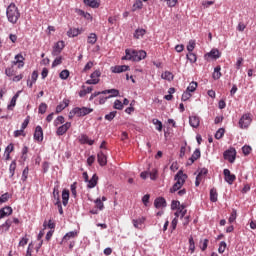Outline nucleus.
Wrapping results in <instances>:
<instances>
[{"instance_id":"1","label":"nucleus","mask_w":256,"mask_h":256,"mask_svg":"<svg viewBox=\"0 0 256 256\" xmlns=\"http://www.w3.org/2000/svg\"><path fill=\"white\" fill-rule=\"evenodd\" d=\"M147 57V52L144 50H135L127 48L125 50V56L122 57V61H143Z\"/></svg>"},{"instance_id":"2","label":"nucleus","mask_w":256,"mask_h":256,"mask_svg":"<svg viewBox=\"0 0 256 256\" xmlns=\"http://www.w3.org/2000/svg\"><path fill=\"white\" fill-rule=\"evenodd\" d=\"M6 17L9 23H12V25H15L19 18L21 17V12H19V8L15 3H11L7 9H6Z\"/></svg>"},{"instance_id":"3","label":"nucleus","mask_w":256,"mask_h":256,"mask_svg":"<svg viewBox=\"0 0 256 256\" xmlns=\"http://www.w3.org/2000/svg\"><path fill=\"white\" fill-rule=\"evenodd\" d=\"M110 94L108 96L109 99L113 98V97H119V90L117 89H108V90H104L101 92H94L93 94H91L89 101H93L95 99V97H99V95H107Z\"/></svg>"},{"instance_id":"4","label":"nucleus","mask_w":256,"mask_h":256,"mask_svg":"<svg viewBox=\"0 0 256 256\" xmlns=\"http://www.w3.org/2000/svg\"><path fill=\"white\" fill-rule=\"evenodd\" d=\"M252 122L253 118H251V113H246L240 118L238 125L240 129H248Z\"/></svg>"},{"instance_id":"5","label":"nucleus","mask_w":256,"mask_h":256,"mask_svg":"<svg viewBox=\"0 0 256 256\" xmlns=\"http://www.w3.org/2000/svg\"><path fill=\"white\" fill-rule=\"evenodd\" d=\"M89 113H93V108L88 107H76L72 109L71 115H77V117H85V115H89Z\"/></svg>"},{"instance_id":"6","label":"nucleus","mask_w":256,"mask_h":256,"mask_svg":"<svg viewBox=\"0 0 256 256\" xmlns=\"http://www.w3.org/2000/svg\"><path fill=\"white\" fill-rule=\"evenodd\" d=\"M223 157L226 161H229V163H235L237 150H235V148H230L224 152Z\"/></svg>"},{"instance_id":"7","label":"nucleus","mask_w":256,"mask_h":256,"mask_svg":"<svg viewBox=\"0 0 256 256\" xmlns=\"http://www.w3.org/2000/svg\"><path fill=\"white\" fill-rule=\"evenodd\" d=\"M99 77H101V71L99 70H95L91 75H90V79L86 81V85H97L99 83V81H101L99 79Z\"/></svg>"},{"instance_id":"8","label":"nucleus","mask_w":256,"mask_h":256,"mask_svg":"<svg viewBox=\"0 0 256 256\" xmlns=\"http://www.w3.org/2000/svg\"><path fill=\"white\" fill-rule=\"evenodd\" d=\"M223 173H224L225 182L228 183L229 185H233V183L235 182V179H237L235 174H231V170L229 169H224Z\"/></svg>"},{"instance_id":"9","label":"nucleus","mask_w":256,"mask_h":256,"mask_svg":"<svg viewBox=\"0 0 256 256\" xmlns=\"http://www.w3.org/2000/svg\"><path fill=\"white\" fill-rule=\"evenodd\" d=\"M175 181L180 187H183V185H185V181H187V174H184L181 170L178 171L175 175Z\"/></svg>"},{"instance_id":"10","label":"nucleus","mask_w":256,"mask_h":256,"mask_svg":"<svg viewBox=\"0 0 256 256\" xmlns=\"http://www.w3.org/2000/svg\"><path fill=\"white\" fill-rule=\"evenodd\" d=\"M63 49H65V42L64 41L57 42L53 47L52 55L54 57H57V55H59L63 51Z\"/></svg>"},{"instance_id":"11","label":"nucleus","mask_w":256,"mask_h":256,"mask_svg":"<svg viewBox=\"0 0 256 256\" xmlns=\"http://www.w3.org/2000/svg\"><path fill=\"white\" fill-rule=\"evenodd\" d=\"M69 129H71V122H66L62 126L58 127V129L56 131V135H58V137H61V136L65 135V133H67V131H69Z\"/></svg>"},{"instance_id":"12","label":"nucleus","mask_w":256,"mask_h":256,"mask_svg":"<svg viewBox=\"0 0 256 256\" xmlns=\"http://www.w3.org/2000/svg\"><path fill=\"white\" fill-rule=\"evenodd\" d=\"M15 60L12 61V65H18V69L25 67V57L22 54H17L14 58Z\"/></svg>"},{"instance_id":"13","label":"nucleus","mask_w":256,"mask_h":256,"mask_svg":"<svg viewBox=\"0 0 256 256\" xmlns=\"http://www.w3.org/2000/svg\"><path fill=\"white\" fill-rule=\"evenodd\" d=\"M77 231H70L64 235L62 238V241L60 242V245H65L68 241H71V239H75L77 237Z\"/></svg>"},{"instance_id":"14","label":"nucleus","mask_w":256,"mask_h":256,"mask_svg":"<svg viewBox=\"0 0 256 256\" xmlns=\"http://www.w3.org/2000/svg\"><path fill=\"white\" fill-rule=\"evenodd\" d=\"M200 157H201V150L198 148L193 152L192 156L189 158L187 165H193V163H195L197 159H200Z\"/></svg>"},{"instance_id":"15","label":"nucleus","mask_w":256,"mask_h":256,"mask_svg":"<svg viewBox=\"0 0 256 256\" xmlns=\"http://www.w3.org/2000/svg\"><path fill=\"white\" fill-rule=\"evenodd\" d=\"M34 139L41 143L43 141V128L41 126H37L34 132Z\"/></svg>"},{"instance_id":"16","label":"nucleus","mask_w":256,"mask_h":256,"mask_svg":"<svg viewBox=\"0 0 256 256\" xmlns=\"http://www.w3.org/2000/svg\"><path fill=\"white\" fill-rule=\"evenodd\" d=\"M154 207L161 209V207H167V201L163 197L156 198L154 201Z\"/></svg>"},{"instance_id":"17","label":"nucleus","mask_w":256,"mask_h":256,"mask_svg":"<svg viewBox=\"0 0 256 256\" xmlns=\"http://www.w3.org/2000/svg\"><path fill=\"white\" fill-rule=\"evenodd\" d=\"M13 213V208L6 206L2 209H0V219H3L4 217H9Z\"/></svg>"},{"instance_id":"18","label":"nucleus","mask_w":256,"mask_h":256,"mask_svg":"<svg viewBox=\"0 0 256 256\" xmlns=\"http://www.w3.org/2000/svg\"><path fill=\"white\" fill-rule=\"evenodd\" d=\"M112 73H125V71H129V66L127 65H118L111 68Z\"/></svg>"},{"instance_id":"19","label":"nucleus","mask_w":256,"mask_h":256,"mask_svg":"<svg viewBox=\"0 0 256 256\" xmlns=\"http://www.w3.org/2000/svg\"><path fill=\"white\" fill-rule=\"evenodd\" d=\"M79 142L81 145H93L95 143V140L89 139V136L82 134L79 138Z\"/></svg>"},{"instance_id":"20","label":"nucleus","mask_w":256,"mask_h":256,"mask_svg":"<svg viewBox=\"0 0 256 256\" xmlns=\"http://www.w3.org/2000/svg\"><path fill=\"white\" fill-rule=\"evenodd\" d=\"M98 163L101 167L107 165V156L103 152H99L97 155Z\"/></svg>"},{"instance_id":"21","label":"nucleus","mask_w":256,"mask_h":256,"mask_svg":"<svg viewBox=\"0 0 256 256\" xmlns=\"http://www.w3.org/2000/svg\"><path fill=\"white\" fill-rule=\"evenodd\" d=\"M147 33L146 29L143 28H138L134 32V39H143L145 37V34Z\"/></svg>"},{"instance_id":"22","label":"nucleus","mask_w":256,"mask_h":256,"mask_svg":"<svg viewBox=\"0 0 256 256\" xmlns=\"http://www.w3.org/2000/svg\"><path fill=\"white\" fill-rule=\"evenodd\" d=\"M145 221H146L145 217H140L137 219H133L132 223H133L135 229H141V227L145 223Z\"/></svg>"},{"instance_id":"23","label":"nucleus","mask_w":256,"mask_h":256,"mask_svg":"<svg viewBox=\"0 0 256 256\" xmlns=\"http://www.w3.org/2000/svg\"><path fill=\"white\" fill-rule=\"evenodd\" d=\"M189 123H190L191 127H193L194 129H197V127H199L201 121L199 120V117H197V116H190Z\"/></svg>"},{"instance_id":"24","label":"nucleus","mask_w":256,"mask_h":256,"mask_svg":"<svg viewBox=\"0 0 256 256\" xmlns=\"http://www.w3.org/2000/svg\"><path fill=\"white\" fill-rule=\"evenodd\" d=\"M205 57H210L211 59H219V57H221V52H219L217 49H212L205 55Z\"/></svg>"},{"instance_id":"25","label":"nucleus","mask_w":256,"mask_h":256,"mask_svg":"<svg viewBox=\"0 0 256 256\" xmlns=\"http://www.w3.org/2000/svg\"><path fill=\"white\" fill-rule=\"evenodd\" d=\"M69 203V190L64 189L62 191V204L64 205V207H67Z\"/></svg>"},{"instance_id":"26","label":"nucleus","mask_w":256,"mask_h":256,"mask_svg":"<svg viewBox=\"0 0 256 256\" xmlns=\"http://www.w3.org/2000/svg\"><path fill=\"white\" fill-rule=\"evenodd\" d=\"M97 181H99V177H97L95 174L92 176V178L88 181V189H93L97 186Z\"/></svg>"},{"instance_id":"27","label":"nucleus","mask_w":256,"mask_h":256,"mask_svg":"<svg viewBox=\"0 0 256 256\" xmlns=\"http://www.w3.org/2000/svg\"><path fill=\"white\" fill-rule=\"evenodd\" d=\"M68 37H77L78 35H81V30L79 28H70L67 31Z\"/></svg>"},{"instance_id":"28","label":"nucleus","mask_w":256,"mask_h":256,"mask_svg":"<svg viewBox=\"0 0 256 256\" xmlns=\"http://www.w3.org/2000/svg\"><path fill=\"white\" fill-rule=\"evenodd\" d=\"M218 197H219V194L217 193V189L212 188L210 190V201L212 203H217Z\"/></svg>"},{"instance_id":"29","label":"nucleus","mask_w":256,"mask_h":256,"mask_svg":"<svg viewBox=\"0 0 256 256\" xmlns=\"http://www.w3.org/2000/svg\"><path fill=\"white\" fill-rule=\"evenodd\" d=\"M53 199H54V204L61 203V199L59 196V186H55L53 189Z\"/></svg>"},{"instance_id":"30","label":"nucleus","mask_w":256,"mask_h":256,"mask_svg":"<svg viewBox=\"0 0 256 256\" xmlns=\"http://www.w3.org/2000/svg\"><path fill=\"white\" fill-rule=\"evenodd\" d=\"M85 5L92 7V9H97L99 7V2L97 0H84Z\"/></svg>"},{"instance_id":"31","label":"nucleus","mask_w":256,"mask_h":256,"mask_svg":"<svg viewBox=\"0 0 256 256\" xmlns=\"http://www.w3.org/2000/svg\"><path fill=\"white\" fill-rule=\"evenodd\" d=\"M89 45H95L97 43V34L91 33L87 38Z\"/></svg>"},{"instance_id":"32","label":"nucleus","mask_w":256,"mask_h":256,"mask_svg":"<svg viewBox=\"0 0 256 256\" xmlns=\"http://www.w3.org/2000/svg\"><path fill=\"white\" fill-rule=\"evenodd\" d=\"M161 78L165 79L166 81H173L174 76L173 73H171L170 71H165L164 73H162Z\"/></svg>"},{"instance_id":"33","label":"nucleus","mask_w":256,"mask_h":256,"mask_svg":"<svg viewBox=\"0 0 256 256\" xmlns=\"http://www.w3.org/2000/svg\"><path fill=\"white\" fill-rule=\"evenodd\" d=\"M153 125H156V130L157 131H163V122L161 120L154 118L152 120Z\"/></svg>"},{"instance_id":"34","label":"nucleus","mask_w":256,"mask_h":256,"mask_svg":"<svg viewBox=\"0 0 256 256\" xmlns=\"http://www.w3.org/2000/svg\"><path fill=\"white\" fill-rule=\"evenodd\" d=\"M15 169H17V162L16 161H12L10 166H9V173H10V177H14L15 175Z\"/></svg>"},{"instance_id":"35","label":"nucleus","mask_w":256,"mask_h":256,"mask_svg":"<svg viewBox=\"0 0 256 256\" xmlns=\"http://www.w3.org/2000/svg\"><path fill=\"white\" fill-rule=\"evenodd\" d=\"M213 79H221V66H217L213 72Z\"/></svg>"},{"instance_id":"36","label":"nucleus","mask_w":256,"mask_h":256,"mask_svg":"<svg viewBox=\"0 0 256 256\" xmlns=\"http://www.w3.org/2000/svg\"><path fill=\"white\" fill-rule=\"evenodd\" d=\"M97 209H99V211H103L105 209V205L103 204V201L101 200V198H97L95 201H94Z\"/></svg>"},{"instance_id":"37","label":"nucleus","mask_w":256,"mask_h":256,"mask_svg":"<svg viewBox=\"0 0 256 256\" xmlns=\"http://www.w3.org/2000/svg\"><path fill=\"white\" fill-rule=\"evenodd\" d=\"M207 247H209V239H204L200 241V249L201 251H207Z\"/></svg>"},{"instance_id":"38","label":"nucleus","mask_w":256,"mask_h":256,"mask_svg":"<svg viewBox=\"0 0 256 256\" xmlns=\"http://www.w3.org/2000/svg\"><path fill=\"white\" fill-rule=\"evenodd\" d=\"M69 75H70L69 70L65 69L60 72L59 77L60 79L65 81L66 79H69Z\"/></svg>"},{"instance_id":"39","label":"nucleus","mask_w":256,"mask_h":256,"mask_svg":"<svg viewBox=\"0 0 256 256\" xmlns=\"http://www.w3.org/2000/svg\"><path fill=\"white\" fill-rule=\"evenodd\" d=\"M13 67H15V65L12 64L11 67L6 68L5 75H7V77H13V75H15V69Z\"/></svg>"},{"instance_id":"40","label":"nucleus","mask_w":256,"mask_h":256,"mask_svg":"<svg viewBox=\"0 0 256 256\" xmlns=\"http://www.w3.org/2000/svg\"><path fill=\"white\" fill-rule=\"evenodd\" d=\"M196 89H197V82H191L187 87L186 91H188V93H194Z\"/></svg>"},{"instance_id":"41","label":"nucleus","mask_w":256,"mask_h":256,"mask_svg":"<svg viewBox=\"0 0 256 256\" xmlns=\"http://www.w3.org/2000/svg\"><path fill=\"white\" fill-rule=\"evenodd\" d=\"M187 59H188V61H190V63H196L197 62V55H195V53H193V52H189L187 54Z\"/></svg>"},{"instance_id":"42","label":"nucleus","mask_w":256,"mask_h":256,"mask_svg":"<svg viewBox=\"0 0 256 256\" xmlns=\"http://www.w3.org/2000/svg\"><path fill=\"white\" fill-rule=\"evenodd\" d=\"M189 251L191 254L195 253V240H193V237L189 238Z\"/></svg>"},{"instance_id":"43","label":"nucleus","mask_w":256,"mask_h":256,"mask_svg":"<svg viewBox=\"0 0 256 256\" xmlns=\"http://www.w3.org/2000/svg\"><path fill=\"white\" fill-rule=\"evenodd\" d=\"M46 112H47V104L41 103L38 108V113H40L41 115H44V113Z\"/></svg>"},{"instance_id":"44","label":"nucleus","mask_w":256,"mask_h":256,"mask_svg":"<svg viewBox=\"0 0 256 256\" xmlns=\"http://www.w3.org/2000/svg\"><path fill=\"white\" fill-rule=\"evenodd\" d=\"M178 211L180 213V217L183 219V217H185V215H187V209H185V205H180L178 207Z\"/></svg>"},{"instance_id":"45","label":"nucleus","mask_w":256,"mask_h":256,"mask_svg":"<svg viewBox=\"0 0 256 256\" xmlns=\"http://www.w3.org/2000/svg\"><path fill=\"white\" fill-rule=\"evenodd\" d=\"M117 115V111L110 112L109 114L105 115L106 121H113Z\"/></svg>"},{"instance_id":"46","label":"nucleus","mask_w":256,"mask_h":256,"mask_svg":"<svg viewBox=\"0 0 256 256\" xmlns=\"http://www.w3.org/2000/svg\"><path fill=\"white\" fill-rule=\"evenodd\" d=\"M63 123H65V117L63 116H58L54 121L55 127H57L58 125H63Z\"/></svg>"},{"instance_id":"47","label":"nucleus","mask_w":256,"mask_h":256,"mask_svg":"<svg viewBox=\"0 0 256 256\" xmlns=\"http://www.w3.org/2000/svg\"><path fill=\"white\" fill-rule=\"evenodd\" d=\"M226 249H227V243L225 241L220 242L218 252L225 253Z\"/></svg>"},{"instance_id":"48","label":"nucleus","mask_w":256,"mask_h":256,"mask_svg":"<svg viewBox=\"0 0 256 256\" xmlns=\"http://www.w3.org/2000/svg\"><path fill=\"white\" fill-rule=\"evenodd\" d=\"M114 109H117L118 111H122V109H123V102H121V100H115V102H114Z\"/></svg>"},{"instance_id":"49","label":"nucleus","mask_w":256,"mask_h":256,"mask_svg":"<svg viewBox=\"0 0 256 256\" xmlns=\"http://www.w3.org/2000/svg\"><path fill=\"white\" fill-rule=\"evenodd\" d=\"M195 45H196L195 40H190L187 45V51L189 53H192L193 49H195Z\"/></svg>"},{"instance_id":"50","label":"nucleus","mask_w":256,"mask_h":256,"mask_svg":"<svg viewBox=\"0 0 256 256\" xmlns=\"http://www.w3.org/2000/svg\"><path fill=\"white\" fill-rule=\"evenodd\" d=\"M9 193H4L0 196V205L9 201Z\"/></svg>"},{"instance_id":"51","label":"nucleus","mask_w":256,"mask_h":256,"mask_svg":"<svg viewBox=\"0 0 256 256\" xmlns=\"http://www.w3.org/2000/svg\"><path fill=\"white\" fill-rule=\"evenodd\" d=\"M225 135V129L220 128L216 134H215V139H221Z\"/></svg>"},{"instance_id":"52","label":"nucleus","mask_w":256,"mask_h":256,"mask_svg":"<svg viewBox=\"0 0 256 256\" xmlns=\"http://www.w3.org/2000/svg\"><path fill=\"white\" fill-rule=\"evenodd\" d=\"M235 219H237V210L234 209L229 217V223H234Z\"/></svg>"},{"instance_id":"53","label":"nucleus","mask_w":256,"mask_h":256,"mask_svg":"<svg viewBox=\"0 0 256 256\" xmlns=\"http://www.w3.org/2000/svg\"><path fill=\"white\" fill-rule=\"evenodd\" d=\"M61 63H63V57L59 56L53 61L52 67H57V65H61Z\"/></svg>"},{"instance_id":"54","label":"nucleus","mask_w":256,"mask_h":256,"mask_svg":"<svg viewBox=\"0 0 256 256\" xmlns=\"http://www.w3.org/2000/svg\"><path fill=\"white\" fill-rule=\"evenodd\" d=\"M192 95L187 90L182 94V101H189L191 99Z\"/></svg>"},{"instance_id":"55","label":"nucleus","mask_w":256,"mask_h":256,"mask_svg":"<svg viewBox=\"0 0 256 256\" xmlns=\"http://www.w3.org/2000/svg\"><path fill=\"white\" fill-rule=\"evenodd\" d=\"M180 206H181V202H179L177 200H173L171 203V209L173 211H175V209H179Z\"/></svg>"},{"instance_id":"56","label":"nucleus","mask_w":256,"mask_h":256,"mask_svg":"<svg viewBox=\"0 0 256 256\" xmlns=\"http://www.w3.org/2000/svg\"><path fill=\"white\" fill-rule=\"evenodd\" d=\"M251 151H252L251 146L245 145V146L242 147V153L244 155H249L251 153Z\"/></svg>"},{"instance_id":"57","label":"nucleus","mask_w":256,"mask_h":256,"mask_svg":"<svg viewBox=\"0 0 256 256\" xmlns=\"http://www.w3.org/2000/svg\"><path fill=\"white\" fill-rule=\"evenodd\" d=\"M183 186H180L177 182L173 185V187L170 188V193H176V191H179Z\"/></svg>"},{"instance_id":"58","label":"nucleus","mask_w":256,"mask_h":256,"mask_svg":"<svg viewBox=\"0 0 256 256\" xmlns=\"http://www.w3.org/2000/svg\"><path fill=\"white\" fill-rule=\"evenodd\" d=\"M149 175H150V179H151L152 181L157 180V175H158L157 169H153V170L149 173Z\"/></svg>"},{"instance_id":"59","label":"nucleus","mask_w":256,"mask_h":256,"mask_svg":"<svg viewBox=\"0 0 256 256\" xmlns=\"http://www.w3.org/2000/svg\"><path fill=\"white\" fill-rule=\"evenodd\" d=\"M27 177H29V167H26L22 172V181H27Z\"/></svg>"},{"instance_id":"60","label":"nucleus","mask_w":256,"mask_h":256,"mask_svg":"<svg viewBox=\"0 0 256 256\" xmlns=\"http://www.w3.org/2000/svg\"><path fill=\"white\" fill-rule=\"evenodd\" d=\"M160 1H166L168 7H175L179 0H160Z\"/></svg>"},{"instance_id":"61","label":"nucleus","mask_w":256,"mask_h":256,"mask_svg":"<svg viewBox=\"0 0 256 256\" xmlns=\"http://www.w3.org/2000/svg\"><path fill=\"white\" fill-rule=\"evenodd\" d=\"M21 135H22L23 137H25V130L20 129V130H15V131H14V137H21Z\"/></svg>"},{"instance_id":"62","label":"nucleus","mask_w":256,"mask_h":256,"mask_svg":"<svg viewBox=\"0 0 256 256\" xmlns=\"http://www.w3.org/2000/svg\"><path fill=\"white\" fill-rule=\"evenodd\" d=\"M14 149H15V146L13 145V143H10V144L6 147L5 153H13Z\"/></svg>"},{"instance_id":"63","label":"nucleus","mask_w":256,"mask_h":256,"mask_svg":"<svg viewBox=\"0 0 256 256\" xmlns=\"http://www.w3.org/2000/svg\"><path fill=\"white\" fill-rule=\"evenodd\" d=\"M42 171L43 173H47L49 171V162H43Z\"/></svg>"},{"instance_id":"64","label":"nucleus","mask_w":256,"mask_h":256,"mask_svg":"<svg viewBox=\"0 0 256 256\" xmlns=\"http://www.w3.org/2000/svg\"><path fill=\"white\" fill-rule=\"evenodd\" d=\"M91 69H93V62H92V61H89V62L85 65L83 71H89V70H91Z\"/></svg>"}]
</instances>
